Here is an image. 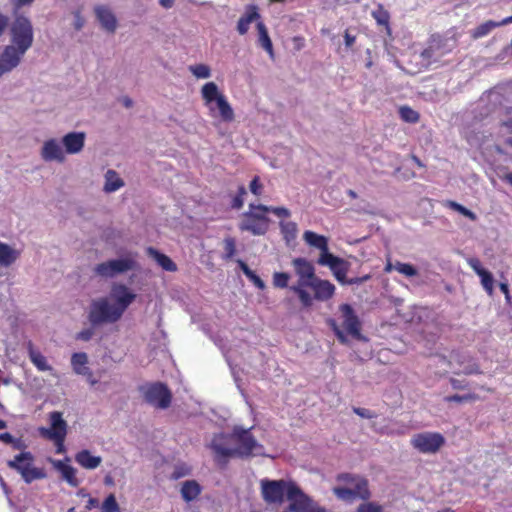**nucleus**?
Wrapping results in <instances>:
<instances>
[{
	"label": "nucleus",
	"mask_w": 512,
	"mask_h": 512,
	"mask_svg": "<svg viewBox=\"0 0 512 512\" xmlns=\"http://www.w3.org/2000/svg\"><path fill=\"white\" fill-rule=\"evenodd\" d=\"M209 448L214 461L226 467L230 458H250L263 455L264 447L257 441L250 428L234 426L231 433L214 434Z\"/></svg>",
	"instance_id": "nucleus-1"
},
{
	"label": "nucleus",
	"mask_w": 512,
	"mask_h": 512,
	"mask_svg": "<svg viewBox=\"0 0 512 512\" xmlns=\"http://www.w3.org/2000/svg\"><path fill=\"white\" fill-rule=\"evenodd\" d=\"M292 267L298 276V281L289 289L297 295L299 303L303 307L313 306L314 300L327 301L334 297L336 287L332 282L323 280L316 275L313 262L306 258H294Z\"/></svg>",
	"instance_id": "nucleus-2"
},
{
	"label": "nucleus",
	"mask_w": 512,
	"mask_h": 512,
	"mask_svg": "<svg viewBox=\"0 0 512 512\" xmlns=\"http://www.w3.org/2000/svg\"><path fill=\"white\" fill-rule=\"evenodd\" d=\"M110 297L115 300V304H110L106 297L91 301L88 320L92 327L120 320L137 295L130 291L126 285L116 284L112 286Z\"/></svg>",
	"instance_id": "nucleus-3"
},
{
	"label": "nucleus",
	"mask_w": 512,
	"mask_h": 512,
	"mask_svg": "<svg viewBox=\"0 0 512 512\" xmlns=\"http://www.w3.org/2000/svg\"><path fill=\"white\" fill-rule=\"evenodd\" d=\"M201 98L212 117H220L221 120L230 123L235 119V112L227 97L220 92L214 81H208L201 87Z\"/></svg>",
	"instance_id": "nucleus-4"
},
{
	"label": "nucleus",
	"mask_w": 512,
	"mask_h": 512,
	"mask_svg": "<svg viewBox=\"0 0 512 512\" xmlns=\"http://www.w3.org/2000/svg\"><path fill=\"white\" fill-rule=\"evenodd\" d=\"M14 19L10 27V35L15 56L18 57V65L21 58L33 45V25L26 15L13 13Z\"/></svg>",
	"instance_id": "nucleus-5"
},
{
	"label": "nucleus",
	"mask_w": 512,
	"mask_h": 512,
	"mask_svg": "<svg viewBox=\"0 0 512 512\" xmlns=\"http://www.w3.org/2000/svg\"><path fill=\"white\" fill-rule=\"evenodd\" d=\"M50 427H40L39 433L45 439L52 440L56 447L57 454L65 453V437L67 435V423L60 411L49 413Z\"/></svg>",
	"instance_id": "nucleus-6"
},
{
	"label": "nucleus",
	"mask_w": 512,
	"mask_h": 512,
	"mask_svg": "<svg viewBox=\"0 0 512 512\" xmlns=\"http://www.w3.org/2000/svg\"><path fill=\"white\" fill-rule=\"evenodd\" d=\"M33 462L34 456L31 452H21L15 455L13 460L7 461V466L19 472L26 484H31L34 480L46 477L44 469L37 468L33 465Z\"/></svg>",
	"instance_id": "nucleus-7"
},
{
	"label": "nucleus",
	"mask_w": 512,
	"mask_h": 512,
	"mask_svg": "<svg viewBox=\"0 0 512 512\" xmlns=\"http://www.w3.org/2000/svg\"><path fill=\"white\" fill-rule=\"evenodd\" d=\"M293 484L291 480L285 479H262L260 482V492L262 499L268 505H281L284 497L288 499L289 487Z\"/></svg>",
	"instance_id": "nucleus-8"
},
{
	"label": "nucleus",
	"mask_w": 512,
	"mask_h": 512,
	"mask_svg": "<svg viewBox=\"0 0 512 512\" xmlns=\"http://www.w3.org/2000/svg\"><path fill=\"white\" fill-rule=\"evenodd\" d=\"M266 214L267 213L261 212V210L249 207V211L242 216L239 224L240 230L251 232L254 236L265 235L269 229L270 222Z\"/></svg>",
	"instance_id": "nucleus-9"
},
{
	"label": "nucleus",
	"mask_w": 512,
	"mask_h": 512,
	"mask_svg": "<svg viewBox=\"0 0 512 512\" xmlns=\"http://www.w3.org/2000/svg\"><path fill=\"white\" fill-rule=\"evenodd\" d=\"M410 444L422 454H436L445 445V438L439 432H421L412 436Z\"/></svg>",
	"instance_id": "nucleus-10"
},
{
	"label": "nucleus",
	"mask_w": 512,
	"mask_h": 512,
	"mask_svg": "<svg viewBox=\"0 0 512 512\" xmlns=\"http://www.w3.org/2000/svg\"><path fill=\"white\" fill-rule=\"evenodd\" d=\"M145 401L158 409L169 408L172 394L163 382H155L143 389Z\"/></svg>",
	"instance_id": "nucleus-11"
},
{
	"label": "nucleus",
	"mask_w": 512,
	"mask_h": 512,
	"mask_svg": "<svg viewBox=\"0 0 512 512\" xmlns=\"http://www.w3.org/2000/svg\"><path fill=\"white\" fill-rule=\"evenodd\" d=\"M288 500L290 501L288 509L293 512H316L319 506L294 482L289 487Z\"/></svg>",
	"instance_id": "nucleus-12"
},
{
	"label": "nucleus",
	"mask_w": 512,
	"mask_h": 512,
	"mask_svg": "<svg viewBox=\"0 0 512 512\" xmlns=\"http://www.w3.org/2000/svg\"><path fill=\"white\" fill-rule=\"evenodd\" d=\"M332 492L338 499L347 502L355 499L367 501L371 496L368 480H359L357 487L335 486L332 488Z\"/></svg>",
	"instance_id": "nucleus-13"
},
{
	"label": "nucleus",
	"mask_w": 512,
	"mask_h": 512,
	"mask_svg": "<svg viewBox=\"0 0 512 512\" xmlns=\"http://www.w3.org/2000/svg\"><path fill=\"white\" fill-rule=\"evenodd\" d=\"M135 261L131 258L114 259L101 262L95 267V273L102 277H113L133 269Z\"/></svg>",
	"instance_id": "nucleus-14"
},
{
	"label": "nucleus",
	"mask_w": 512,
	"mask_h": 512,
	"mask_svg": "<svg viewBox=\"0 0 512 512\" xmlns=\"http://www.w3.org/2000/svg\"><path fill=\"white\" fill-rule=\"evenodd\" d=\"M339 311L343 318L342 326L344 330H346L350 336L356 339H362V324L354 311V308L350 304H341L339 306Z\"/></svg>",
	"instance_id": "nucleus-15"
},
{
	"label": "nucleus",
	"mask_w": 512,
	"mask_h": 512,
	"mask_svg": "<svg viewBox=\"0 0 512 512\" xmlns=\"http://www.w3.org/2000/svg\"><path fill=\"white\" fill-rule=\"evenodd\" d=\"M451 361L462 367L459 372H455L456 374L462 373L466 375H471L481 373L480 366L479 364H477L475 359L467 354H463V352H452L450 363Z\"/></svg>",
	"instance_id": "nucleus-16"
},
{
	"label": "nucleus",
	"mask_w": 512,
	"mask_h": 512,
	"mask_svg": "<svg viewBox=\"0 0 512 512\" xmlns=\"http://www.w3.org/2000/svg\"><path fill=\"white\" fill-rule=\"evenodd\" d=\"M62 143L65 152L68 154H78L85 146L84 132H70L63 136Z\"/></svg>",
	"instance_id": "nucleus-17"
},
{
	"label": "nucleus",
	"mask_w": 512,
	"mask_h": 512,
	"mask_svg": "<svg viewBox=\"0 0 512 512\" xmlns=\"http://www.w3.org/2000/svg\"><path fill=\"white\" fill-rule=\"evenodd\" d=\"M95 13L101 26L109 33H114L117 29V18L111 12L109 7L105 5H97L95 7Z\"/></svg>",
	"instance_id": "nucleus-18"
},
{
	"label": "nucleus",
	"mask_w": 512,
	"mask_h": 512,
	"mask_svg": "<svg viewBox=\"0 0 512 512\" xmlns=\"http://www.w3.org/2000/svg\"><path fill=\"white\" fill-rule=\"evenodd\" d=\"M41 156L44 161H58L64 162L65 155L59 143L55 139L45 141L44 146L41 149Z\"/></svg>",
	"instance_id": "nucleus-19"
},
{
	"label": "nucleus",
	"mask_w": 512,
	"mask_h": 512,
	"mask_svg": "<svg viewBox=\"0 0 512 512\" xmlns=\"http://www.w3.org/2000/svg\"><path fill=\"white\" fill-rule=\"evenodd\" d=\"M261 19V14L256 5H248L246 11L240 16L237 22V31L240 35H245L248 32L250 23Z\"/></svg>",
	"instance_id": "nucleus-20"
},
{
	"label": "nucleus",
	"mask_w": 512,
	"mask_h": 512,
	"mask_svg": "<svg viewBox=\"0 0 512 512\" xmlns=\"http://www.w3.org/2000/svg\"><path fill=\"white\" fill-rule=\"evenodd\" d=\"M303 239L307 245L318 248L320 254H325L329 251L328 238L323 235L316 234L312 230H306L303 234Z\"/></svg>",
	"instance_id": "nucleus-21"
},
{
	"label": "nucleus",
	"mask_w": 512,
	"mask_h": 512,
	"mask_svg": "<svg viewBox=\"0 0 512 512\" xmlns=\"http://www.w3.org/2000/svg\"><path fill=\"white\" fill-rule=\"evenodd\" d=\"M75 461L84 469L93 470L102 463V457L92 455L90 450L83 449L75 455Z\"/></svg>",
	"instance_id": "nucleus-22"
},
{
	"label": "nucleus",
	"mask_w": 512,
	"mask_h": 512,
	"mask_svg": "<svg viewBox=\"0 0 512 512\" xmlns=\"http://www.w3.org/2000/svg\"><path fill=\"white\" fill-rule=\"evenodd\" d=\"M256 28L258 32V44L262 49L267 51L271 58L274 57L273 42L268 34V29L263 21L260 19L256 22Z\"/></svg>",
	"instance_id": "nucleus-23"
},
{
	"label": "nucleus",
	"mask_w": 512,
	"mask_h": 512,
	"mask_svg": "<svg viewBox=\"0 0 512 512\" xmlns=\"http://www.w3.org/2000/svg\"><path fill=\"white\" fill-rule=\"evenodd\" d=\"M147 253L151 258L156 260V262L159 264L160 267H162L163 270L171 271L172 273H174V271L178 269L175 261L169 258L168 255L159 252L157 248L148 247Z\"/></svg>",
	"instance_id": "nucleus-24"
},
{
	"label": "nucleus",
	"mask_w": 512,
	"mask_h": 512,
	"mask_svg": "<svg viewBox=\"0 0 512 512\" xmlns=\"http://www.w3.org/2000/svg\"><path fill=\"white\" fill-rule=\"evenodd\" d=\"M18 66V57L11 47H6L0 56V77Z\"/></svg>",
	"instance_id": "nucleus-25"
},
{
	"label": "nucleus",
	"mask_w": 512,
	"mask_h": 512,
	"mask_svg": "<svg viewBox=\"0 0 512 512\" xmlns=\"http://www.w3.org/2000/svg\"><path fill=\"white\" fill-rule=\"evenodd\" d=\"M87 363L88 357L85 352H75L71 356V366L77 374L91 376V370L87 367Z\"/></svg>",
	"instance_id": "nucleus-26"
},
{
	"label": "nucleus",
	"mask_w": 512,
	"mask_h": 512,
	"mask_svg": "<svg viewBox=\"0 0 512 512\" xmlns=\"http://www.w3.org/2000/svg\"><path fill=\"white\" fill-rule=\"evenodd\" d=\"M202 493V486L196 480H186L182 483V499L190 502L196 499Z\"/></svg>",
	"instance_id": "nucleus-27"
},
{
	"label": "nucleus",
	"mask_w": 512,
	"mask_h": 512,
	"mask_svg": "<svg viewBox=\"0 0 512 512\" xmlns=\"http://www.w3.org/2000/svg\"><path fill=\"white\" fill-rule=\"evenodd\" d=\"M28 355L31 362L34 366H36L38 371H51L52 366L47 363L46 357H44V355H42L39 350L34 349L32 343H30L28 346Z\"/></svg>",
	"instance_id": "nucleus-28"
},
{
	"label": "nucleus",
	"mask_w": 512,
	"mask_h": 512,
	"mask_svg": "<svg viewBox=\"0 0 512 512\" xmlns=\"http://www.w3.org/2000/svg\"><path fill=\"white\" fill-rule=\"evenodd\" d=\"M345 259L337 257V255L332 254L331 252H327L324 254H320L318 258V265L327 266L331 270L332 273L335 270H339L341 266H344Z\"/></svg>",
	"instance_id": "nucleus-29"
},
{
	"label": "nucleus",
	"mask_w": 512,
	"mask_h": 512,
	"mask_svg": "<svg viewBox=\"0 0 512 512\" xmlns=\"http://www.w3.org/2000/svg\"><path fill=\"white\" fill-rule=\"evenodd\" d=\"M279 228L286 244H292L298 236V225L293 221L279 222Z\"/></svg>",
	"instance_id": "nucleus-30"
},
{
	"label": "nucleus",
	"mask_w": 512,
	"mask_h": 512,
	"mask_svg": "<svg viewBox=\"0 0 512 512\" xmlns=\"http://www.w3.org/2000/svg\"><path fill=\"white\" fill-rule=\"evenodd\" d=\"M56 468L62 474V477L66 480L68 484L73 487L79 486V480L76 476V469L72 465L65 464L62 461H58L55 463Z\"/></svg>",
	"instance_id": "nucleus-31"
},
{
	"label": "nucleus",
	"mask_w": 512,
	"mask_h": 512,
	"mask_svg": "<svg viewBox=\"0 0 512 512\" xmlns=\"http://www.w3.org/2000/svg\"><path fill=\"white\" fill-rule=\"evenodd\" d=\"M18 255V252L13 250L11 246L0 242V266L9 267L13 265Z\"/></svg>",
	"instance_id": "nucleus-32"
},
{
	"label": "nucleus",
	"mask_w": 512,
	"mask_h": 512,
	"mask_svg": "<svg viewBox=\"0 0 512 512\" xmlns=\"http://www.w3.org/2000/svg\"><path fill=\"white\" fill-rule=\"evenodd\" d=\"M122 186H124V180L120 178L116 171L108 170L105 174L104 191L115 192Z\"/></svg>",
	"instance_id": "nucleus-33"
},
{
	"label": "nucleus",
	"mask_w": 512,
	"mask_h": 512,
	"mask_svg": "<svg viewBox=\"0 0 512 512\" xmlns=\"http://www.w3.org/2000/svg\"><path fill=\"white\" fill-rule=\"evenodd\" d=\"M239 266L241 268V270L243 271V273L246 275V277L248 278L249 281H251L252 283H254L255 287L260 289V290H264L266 288V284L265 282L263 281L262 278H260L259 275H257L254 270H252L251 268H249V266L247 265L246 262L242 261V260H239Z\"/></svg>",
	"instance_id": "nucleus-34"
},
{
	"label": "nucleus",
	"mask_w": 512,
	"mask_h": 512,
	"mask_svg": "<svg viewBox=\"0 0 512 512\" xmlns=\"http://www.w3.org/2000/svg\"><path fill=\"white\" fill-rule=\"evenodd\" d=\"M503 24H501V21H493L488 20L486 22H483L478 27L474 28L472 31V37L473 38H481L483 36H486L492 31L493 29L497 27H501Z\"/></svg>",
	"instance_id": "nucleus-35"
},
{
	"label": "nucleus",
	"mask_w": 512,
	"mask_h": 512,
	"mask_svg": "<svg viewBox=\"0 0 512 512\" xmlns=\"http://www.w3.org/2000/svg\"><path fill=\"white\" fill-rule=\"evenodd\" d=\"M250 208L252 209H258L262 211L263 213H272L278 217H289L291 215V212L286 207H270L265 205H254L250 204Z\"/></svg>",
	"instance_id": "nucleus-36"
},
{
	"label": "nucleus",
	"mask_w": 512,
	"mask_h": 512,
	"mask_svg": "<svg viewBox=\"0 0 512 512\" xmlns=\"http://www.w3.org/2000/svg\"><path fill=\"white\" fill-rule=\"evenodd\" d=\"M399 115L406 123L416 124L420 119L419 112L409 107V105H402L399 109Z\"/></svg>",
	"instance_id": "nucleus-37"
},
{
	"label": "nucleus",
	"mask_w": 512,
	"mask_h": 512,
	"mask_svg": "<svg viewBox=\"0 0 512 512\" xmlns=\"http://www.w3.org/2000/svg\"><path fill=\"white\" fill-rule=\"evenodd\" d=\"M223 248L224 253L222 255V258L224 260H231L233 259L235 253H236V240L234 237H226L223 240Z\"/></svg>",
	"instance_id": "nucleus-38"
},
{
	"label": "nucleus",
	"mask_w": 512,
	"mask_h": 512,
	"mask_svg": "<svg viewBox=\"0 0 512 512\" xmlns=\"http://www.w3.org/2000/svg\"><path fill=\"white\" fill-rule=\"evenodd\" d=\"M480 282L485 289V291L488 293L489 296H492L494 293V277L489 272V270L484 269L483 272L480 275Z\"/></svg>",
	"instance_id": "nucleus-39"
},
{
	"label": "nucleus",
	"mask_w": 512,
	"mask_h": 512,
	"mask_svg": "<svg viewBox=\"0 0 512 512\" xmlns=\"http://www.w3.org/2000/svg\"><path fill=\"white\" fill-rule=\"evenodd\" d=\"M290 281V275L285 272H275L272 275V284L274 288L286 289Z\"/></svg>",
	"instance_id": "nucleus-40"
},
{
	"label": "nucleus",
	"mask_w": 512,
	"mask_h": 512,
	"mask_svg": "<svg viewBox=\"0 0 512 512\" xmlns=\"http://www.w3.org/2000/svg\"><path fill=\"white\" fill-rule=\"evenodd\" d=\"M101 512H122L117 503L116 496L110 493L101 506Z\"/></svg>",
	"instance_id": "nucleus-41"
},
{
	"label": "nucleus",
	"mask_w": 512,
	"mask_h": 512,
	"mask_svg": "<svg viewBox=\"0 0 512 512\" xmlns=\"http://www.w3.org/2000/svg\"><path fill=\"white\" fill-rule=\"evenodd\" d=\"M195 78L208 79L211 75L210 67L206 64H197L189 67Z\"/></svg>",
	"instance_id": "nucleus-42"
},
{
	"label": "nucleus",
	"mask_w": 512,
	"mask_h": 512,
	"mask_svg": "<svg viewBox=\"0 0 512 512\" xmlns=\"http://www.w3.org/2000/svg\"><path fill=\"white\" fill-rule=\"evenodd\" d=\"M478 398H479V396L474 393H469V394H465V395L454 394V395L445 396L444 401L448 402V403H450V402L463 403V402H474V401H477Z\"/></svg>",
	"instance_id": "nucleus-43"
},
{
	"label": "nucleus",
	"mask_w": 512,
	"mask_h": 512,
	"mask_svg": "<svg viewBox=\"0 0 512 512\" xmlns=\"http://www.w3.org/2000/svg\"><path fill=\"white\" fill-rule=\"evenodd\" d=\"M394 267L398 273L405 275L407 277H413L418 274L416 267L410 264H404V262L396 261Z\"/></svg>",
	"instance_id": "nucleus-44"
},
{
	"label": "nucleus",
	"mask_w": 512,
	"mask_h": 512,
	"mask_svg": "<svg viewBox=\"0 0 512 512\" xmlns=\"http://www.w3.org/2000/svg\"><path fill=\"white\" fill-rule=\"evenodd\" d=\"M372 15L378 25L389 26L390 14L383 7L377 8L376 11L372 12Z\"/></svg>",
	"instance_id": "nucleus-45"
},
{
	"label": "nucleus",
	"mask_w": 512,
	"mask_h": 512,
	"mask_svg": "<svg viewBox=\"0 0 512 512\" xmlns=\"http://www.w3.org/2000/svg\"><path fill=\"white\" fill-rule=\"evenodd\" d=\"M191 473V468L189 465L182 463L175 465V469L172 472L171 478L174 480L189 476Z\"/></svg>",
	"instance_id": "nucleus-46"
},
{
	"label": "nucleus",
	"mask_w": 512,
	"mask_h": 512,
	"mask_svg": "<svg viewBox=\"0 0 512 512\" xmlns=\"http://www.w3.org/2000/svg\"><path fill=\"white\" fill-rule=\"evenodd\" d=\"M337 480L342 483L350 484L352 487H357L359 480H367L365 477L353 475V474H339L337 476Z\"/></svg>",
	"instance_id": "nucleus-47"
},
{
	"label": "nucleus",
	"mask_w": 512,
	"mask_h": 512,
	"mask_svg": "<svg viewBox=\"0 0 512 512\" xmlns=\"http://www.w3.org/2000/svg\"><path fill=\"white\" fill-rule=\"evenodd\" d=\"M246 194V187L244 185H240L238 188V193L232 200L231 207L234 209H241L243 207L244 197Z\"/></svg>",
	"instance_id": "nucleus-48"
},
{
	"label": "nucleus",
	"mask_w": 512,
	"mask_h": 512,
	"mask_svg": "<svg viewBox=\"0 0 512 512\" xmlns=\"http://www.w3.org/2000/svg\"><path fill=\"white\" fill-rule=\"evenodd\" d=\"M356 512H384V508L376 502H364L359 505Z\"/></svg>",
	"instance_id": "nucleus-49"
},
{
	"label": "nucleus",
	"mask_w": 512,
	"mask_h": 512,
	"mask_svg": "<svg viewBox=\"0 0 512 512\" xmlns=\"http://www.w3.org/2000/svg\"><path fill=\"white\" fill-rule=\"evenodd\" d=\"M349 268V264L347 261H345L344 266H341L340 269L335 270L334 273H332L336 280L341 284H347L348 278H347V271Z\"/></svg>",
	"instance_id": "nucleus-50"
},
{
	"label": "nucleus",
	"mask_w": 512,
	"mask_h": 512,
	"mask_svg": "<svg viewBox=\"0 0 512 512\" xmlns=\"http://www.w3.org/2000/svg\"><path fill=\"white\" fill-rule=\"evenodd\" d=\"M329 325L331 326L333 333L337 336L338 340L342 344H346L348 342V338L344 333V330L338 327L337 322L335 320H330Z\"/></svg>",
	"instance_id": "nucleus-51"
},
{
	"label": "nucleus",
	"mask_w": 512,
	"mask_h": 512,
	"mask_svg": "<svg viewBox=\"0 0 512 512\" xmlns=\"http://www.w3.org/2000/svg\"><path fill=\"white\" fill-rule=\"evenodd\" d=\"M353 412L361 418L372 419L377 417L376 412L370 409L354 407Z\"/></svg>",
	"instance_id": "nucleus-52"
},
{
	"label": "nucleus",
	"mask_w": 512,
	"mask_h": 512,
	"mask_svg": "<svg viewBox=\"0 0 512 512\" xmlns=\"http://www.w3.org/2000/svg\"><path fill=\"white\" fill-rule=\"evenodd\" d=\"M263 186L261 184V179L259 176H255L252 178L250 183V191L254 195H261Z\"/></svg>",
	"instance_id": "nucleus-53"
},
{
	"label": "nucleus",
	"mask_w": 512,
	"mask_h": 512,
	"mask_svg": "<svg viewBox=\"0 0 512 512\" xmlns=\"http://www.w3.org/2000/svg\"><path fill=\"white\" fill-rule=\"evenodd\" d=\"M468 265L470 266V268L473 270V272L475 274H477L478 276L481 275V273L484 271L485 268H483L481 266V262L479 259H476V258H472V259H469L468 260Z\"/></svg>",
	"instance_id": "nucleus-54"
},
{
	"label": "nucleus",
	"mask_w": 512,
	"mask_h": 512,
	"mask_svg": "<svg viewBox=\"0 0 512 512\" xmlns=\"http://www.w3.org/2000/svg\"><path fill=\"white\" fill-rule=\"evenodd\" d=\"M93 335L94 332L92 328H85L76 335V338L80 339L81 341H90Z\"/></svg>",
	"instance_id": "nucleus-55"
},
{
	"label": "nucleus",
	"mask_w": 512,
	"mask_h": 512,
	"mask_svg": "<svg viewBox=\"0 0 512 512\" xmlns=\"http://www.w3.org/2000/svg\"><path fill=\"white\" fill-rule=\"evenodd\" d=\"M35 0H11L13 6V13H18V10L24 6H29L34 3Z\"/></svg>",
	"instance_id": "nucleus-56"
},
{
	"label": "nucleus",
	"mask_w": 512,
	"mask_h": 512,
	"mask_svg": "<svg viewBox=\"0 0 512 512\" xmlns=\"http://www.w3.org/2000/svg\"><path fill=\"white\" fill-rule=\"evenodd\" d=\"M12 449H15V450H23V451H26L25 449L27 448V445H26V442L24 440H22L21 438H14V436L12 437Z\"/></svg>",
	"instance_id": "nucleus-57"
},
{
	"label": "nucleus",
	"mask_w": 512,
	"mask_h": 512,
	"mask_svg": "<svg viewBox=\"0 0 512 512\" xmlns=\"http://www.w3.org/2000/svg\"><path fill=\"white\" fill-rule=\"evenodd\" d=\"M449 383H450L451 387L454 389H464L468 386L466 381L455 379V378H450Z\"/></svg>",
	"instance_id": "nucleus-58"
},
{
	"label": "nucleus",
	"mask_w": 512,
	"mask_h": 512,
	"mask_svg": "<svg viewBox=\"0 0 512 512\" xmlns=\"http://www.w3.org/2000/svg\"><path fill=\"white\" fill-rule=\"evenodd\" d=\"M370 278H371V275H364L361 277H351V278H348L347 284H349V285L362 284V283L368 281V279H370Z\"/></svg>",
	"instance_id": "nucleus-59"
},
{
	"label": "nucleus",
	"mask_w": 512,
	"mask_h": 512,
	"mask_svg": "<svg viewBox=\"0 0 512 512\" xmlns=\"http://www.w3.org/2000/svg\"><path fill=\"white\" fill-rule=\"evenodd\" d=\"M447 206L451 209H454L455 211H457L458 213H460L462 215H464V213H465L466 207H464L461 204H458V202L450 200V201H448Z\"/></svg>",
	"instance_id": "nucleus-60"
},
{
	"label": "nucleus",
	"mask_w": 512,
	"mask_h": 512,
	"mask_svg": "<svg viewBox=\"0 0 512 512\" xmlns=\"http://www.w3.org/2000/svg\"><path fill=\"white\" fill-rule=\"evenodd\" d=\"M9 19L7 15L0 13V37L5 33L7 29Z\"/></svg>",
	"instance_id": "nucleus-61"
},
{
	"label": "nucleus",
	"mask_w": 512,
	"mask_h": 512,
	"mask_svg": "<svg viewBox=\"0 0 512 512\" xmlns=\"http://www.w3.org/2000/svg\"><path fill=\"white\" fill-rule=\"evenodd\" d=\"M355 41H356V36L350 35V33H348V30H346L344 33V43H345L346 47L351 48L353 46V44L355 43Z\"/></svg>",
	"instance_id": "nucleus-62"
},
{
	"label": "nucleus",
	"mask_w": 512,
	"mask_h": 512,
	"mask_svg": "<svg viewBox=\"0 0 512 512\" xmlns=\"http://www.w3.org/2000/svg\"><path fill=\"white\" fill-rule=\"evenodd\" d=\"M500 291L503 292L505 298H506V301L507 303H510V300H511V296H510V292H509V288H508V284L507 282H500Z\"/></svg>",
	"instance_id": "nucleus-63"
},
{
	"label": "nucleus",
	"mask_w": 512,
	"mask_h": 512,
	"mask_svg": "<svg viewBox=\"0 0 512 512\" xmlns=\"http://www.w3.org/2000/svg\"><path fill=\"white\" fill-rule=\"evenodd\" d=\"M0 442L5 443L6 445H12L13 436L9 432L0 433Z\"/></svg>",
	"instance_id": "nucleus-64"
}]
</instances>
